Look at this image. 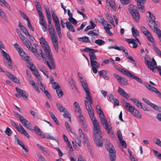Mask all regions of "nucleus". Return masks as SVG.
I'll list each match as a JSON object with an SVG mask.
<instances>
[{
    "label": "nucleus",
    "mask_w": 161,
    "mask_h": 161,
    "mask_svg": "<svg viewBox=\"0 0 161 161\" xmlns=\"http://www.w3.org/2000/svg\"><path fill=\"white\" fill-rule=\"evenodd\" d=\"M80 80L86 92V97L85 99V104L93 126V136L96 145L98 147L103 145V141L101 139L102 131L100 125L96 119L94 112L91 104L92 103V100L89 91L86 81L83 76L80 73H78Z\"/></svg>",
    "instance_id": "obj_1"
},
{
    "label": "nucleus",
    "mask_w": 161,
    "mask_h": 161,
    "mask_svg": "<svg viewBox=\"0 0 161 161\" xmlns=\"http://www.w3.org/2000/svg\"><path fill=\"white\" fill-rule=\"evenodd\" d=\"M39 42L50 63V64L49 62H47V64L51 69H55V66L54 62L53 61L52 53L51 52L50 48L45 38L43 37L40 38Z\"/></svg>",
    "instance_id": "obj_2"
},
{
    "label": "nucleus",
    "mask_w": 161,
    "mask_h": 161,
    "mask_svg": "<svg viewBox=\"0 0 161 161\" xmlns=\"http://www.w3.org/2000/svg\"><path fill=\"white\" fill-rule=\"evenodd\" d=\"M96 108L97 112L99 114L102 125L107 133L111 136H112L113 134V131L112 130L113 127L112 124L110 122H107V119L105 117L103 113L101 108L100 107L99 105H97L96 106Z\"/></svg>",
    "instance_id": "obj_3"
},
{
    "label": "nucleus",
    "mask_w": 161,
    "mask_h": 161,
    "mask_svg": "<svg viewBox=\"0 0 161 161\" xmlns=\"http://www.w3.org/2000/svg\"><path fill=\"white\" fill-rule=\"evenodd\" d=\"M123 105L127 110L130 112L133 116L139 119L141 118L142 115L140 113L134 106L127 102L124 103Z\"/></svg>",
    "instance_id": "obj_4"
},
{
    "label": "nucleus",
    "mask_w": 161,
    "mask_h": 161,
    "mask_svg": "<svg viewBox=\"0 0 161 161\" xmlns=\"http://www.w3.org/2000/svg\"><path fill=\"white\" fill-rule=\"evenodd\" d=\"M116 68L119 71L122 73L124 75L127 76L130 78L135 80L137 81L141 84L143 83V81L140 78L134 75L131 73L129 70L127 69H122L119 67H117Z\"/></svg>",
    "instance_id": "obj_5"
},
{
    "label": "nucleus",
    "mask_w": 161,
    "mask_h": 161,
    "mask_svg": "<svg viewBox=\"0 0 161 161\" xmlns=\"http://www.w3.org/2000/svg\"><path fill=\"white\" fill-rule=\"evenodd\" d=\"M106 147L109 153V157L110 161H115L116 152L112 144L110 142H108L106 145Z\"/></svg>",
    "instance_id": "obj_6"
},
{
    "label": "nucleus",
    "mask_w": 161,
    "mask_h": 161,
    "mask_svg": "<svg viewBox=\"0 0 161 161\" xmlns=\"http://www.w3.org/2000/svg\"><path fill=\"white\" fill-rule=\"evenodd\" d=\"M28 49L33 53L36 57L38 59H40V56L41 55L45 63L47 64V62L48 61H47L46 58L45 57V54L43 53L41 49L37 50L36 49L32 47V46L30 47V48H29Z\"/></svg>",
    "instance_id": "obj_7"
},
{
    "label": "nucleus",
    "mask_w": 161,
    "mask_h": 161,
    "mask_svg": "<svg viewBox=\"0 0 161 161\" xmlns=\"http://www.w3.org/2000/svg\"><path fill=\"white\" fill-rule=\"evenodd\" d=\"M128 9L133 18L136 22L138 21L140 18V15L136 7L133 4H130Z\"/></svg>",
    "instance_id": "obj_8"
},
{
    "label": "nucleus",
    "mask_w": 161,
    "mask_h": 161,
    "mask_svg": "<svg viewBox=\"0 0 161 161\" xmlns=\"http://www.w3.org/2000/svg\"><path fill=\"white\" fill-rule=\"evenodd\" d=\"M52 14L53 19L55 27L58 34L59 37L60 38H61L62 37V34L59 19L57 16L54 12L52 13Z\"/></svg>",
    "instance_id": "obj_9"
},
{
    "label": "nucleus",
    "mask_w": 161,
    "mask_h": 161,
    "mask_svg": "<svg viewBox=\"0 0 161 161\" xmlns=\"http://www.w3.org/2000/svg\"><path fill=\"white\" fill-rule=\"evenodd\" d=\"M34 130L36 134L42 138H44L46 137L47 139H50L54 140H56L53 136H52L49 133H46L45 136V134L42 132L40 129L37 126L34 127Z\"/></svg>",
    "instance_id": "obj_10"
},
{
    "label": "nucleus",
    "mask_w": 161,
    "mask_h": 161,
    "mask_svg": "<svg viewBox=\"0 0 161 161\" xmlns=\"http://www.w3.org/2000/svg\"><path fill=\"white\" fill-rule=\"evenodd\" d=\"M11 124L20 133L24 135L28 138H30V136L23 127L21 125L18 126L14 121L11 120Z\"/></svg>",
    "instance_id": "obj_11"
},
{
    "label": "nucleus",
    "mask_w": 161,
    "mask_h": 161,
    "mask_svg": "<svg viewBox=\"0 0 161 161\" xmlns=\"http://www.w3.org/2000/svg\"><path fill=\"white\" fill-rule=\"evenodd\" d=\"M148 13L149 14L150 19V20L148 22V25L154 31L155 28L158 29L157 28V23H156L155 22V17L150 11H148Z\"/></svg>",
    "instance_id": "obj_12"
},
{
    "label": "nucleus",
    "mask_w": 161,
    "mask_h": 161,
    "mask_svg": "<svg viewBox=\"0 0 161 161\" xmlns=\"http://www.w3.org/2000/svg\"><path fill=\"white\" fill-rule=\"evenodd\" d=\"M27 66L31 70L32 73L40 80H42V77L40 75L38 70L31 62L27 65Z\"/></svg>",
    "instance_id": "obj_13"
},
{
    "label": "nucleus",
    "mask_w": 161,
    "mask_h": 161,
    "mask_svg": "<svg viewBox=\"0 0 161 161\" xmlns=\"http://www.w3.org/2000/svg\"><path fill=\"white\" fill-rule=\"evenodd\" d=\"M19 26L20 30L25 34L26 36H28L29 38L31 41H33L34 38L33 36L30 34L27 29L20 22L19 23Z\"/></svg>",
    "instance_id": "obj_14"
},
{
    "label": "nucleus",
    "mask_w": 161,
    "mask_h": 161,
    "mask_svg": "<svg viewBox=\"0 0 161 161\" xmlns=\"http://www.w3.org/2000/svg\"><path fill=\"white\" fill-rule=\"evenodd\" d=\"M144 84L149 90L155 93L158 97L161 98V92L157 89L146 82L144 83Z\"/></svg>",
    "instance_id": "obj_15"
},
{
    "label": "nucleus",
    "mask_w": 161,
    "mask_h": 161,
    "mask_svg": "<svg viewBox=\"0 0 161 161\" xmlns=\"http://www.w3.org/2000/svg\"><path fill=\"white\" fill-rule=\"evenodd\" d=\"M19 120L26 129L31 130H33L32 127L30 123L26 119H25L23 116L21 117V118L19 119Z\"/></svg>",
    "instance_id": "obj_16"
},
{
    "label": "nucleus",
    "mask_w": 161,
    "mask_h": 161,
    "mask_svg": "<svg viewBox=\"0 0 161 161\" xmlns=\"http://www.w3.org/2000/svg\"><path fill=\"white\" fill-rule=\"evenodd\" d=\"M15 142H17L18 145L21 146L23 149L22 150V152L24 155H27V152L28 150L25 147V145L19 139V137L17 135H15L14 137Z\"/></svg>",
    "instance_id": "obj_17"
},
{
    "label": "nucleus",
    "mask_w": 161,
    "mask_h": 161,
    "mask_svg": "<svg viewBox=\"0 0 161 161\" xmlns=\"http://www.w3.org/2000/svg\"><path fill=\"white\" fill-rule=\"evenodd\" d=\"M152 60L153 64L151 61L148 60H147L146 61V64L148 68L151 70L153 72H155V67L157 65V63L154 58H153Z\"/></svg>",
    "instance_id": "obj_18"
},
{
    "label": "nucleus",
    "mask_w": 161,
    "mask_h": 161,
    "mask_svg": "<svg viewBox=\"0 0 161 161\" xmlns=\"http://www.w3.org/2000/svg\"><path fill=\"white\" fill-rule=\"evenodd\" d=\"M152 60L153 64L151 61L148 60H147L146 61V64L148 68L151 70L153 72H155V67L157 65V63L154 58H153Z\"/></svg>",
    "instance_id": "obj_19"
},
{
    "label": "nucleus",
    "mask_w": 161,
    "mask_h": 161,
    "mask_svg": "<svg viewBox=\"0 0 161 161\" xmlns=\"http://www.w3.org/2000/svg\"><path fill=\"white\" fill-rule=\"evenodd\" d=\"M152 60L153 64L151 61L148 60H147L146 61V64L148 68L151 70L153 72H155V67L157 65V63L154 58H153Z\"/></svg>",
    "instance_id": "obj_20"
},
{
    "label": "nucleus",
    "mask_w": 161,
    "mask_h": 161,
    "mask_svg": "<svg viewBox=\"0 0 161 161\" xmlns=\"http://www.w3.org/2000/svg\"><path fill=\"white\" fill-rule=\"evenodd\" d=\"M18 53L21 58L26 62L27 64L31 63V62L29 61L30 58L28 56L27 54L25 52L23 49Z\"/></svg>",
    "instance_id": "obj_21"
},
{
    "label": "nucleus",
    "mask_w": 161,
    "mask_h": 161,
    "mask_svg": "<svg viewBox=\"0 0 161 161\" xmlns=\"http://www.w3.org/2000/svg\"><path fill=\"white\" fill-rule=\"evenodd\" d=\"M50 38L55 49L56 51L58 53V37L55 35L51 36Z\"/></svg>",
    "instance_id": "obj_22"
},
{
    "label": "nucleus",
    "mask_w": 161,
    "mask_h": 161,
    "mask_svg": "<svg viewBox=\"0 0 161 161\" xmlns=\"http://www.w3.org/2000/svg\"><path fill=\"white\" fill-rule=\"evenodd\" d=\"M137 5L140 10L143 12L145 11L144 4L146 2L147 0H136Z\"/></svg>",
    "instance_id": "obj_23"
},
{
    "label": "nucleus",
    "mask_w": 161,
    "mask_h": 161,
    "mask_svg": "<svg viewBox=\"0 0 161 161\" xmlns=\"http://www.w3.org/2000/svg\"><path fill=\"white\" fill-rule=\"evenodd\" d=\"M91 64L93 72L94 74H96L97 72V69L99 67V64L96 61L91 62Z\"/></svg>",
    "instance_id": "obj_24"
},
{
    "label": "nucleus",
    "mask_w": 161,
    "mask_h": 161,
    "mask_svg": "<svg viewBox=\"0 0 161 161\" xmlns=\"http://www.w3.org/2000/svg\"><path fill=\"white\" fill-rule=\"evenodd\" d=\"M136 39H126L125 40L129 43L132 44V47L134 48H136L137 47V42H139L140 44V42L138 39L137 38H136Z\"/></svg>",
    "instance_id": "obj_25"
},
{
    "label": "nucleus",
    "mask_w": 161,
    "mask_h": 161,
    "mask_svg": "<svg viewBox=\"0 0 161 161\" xmlns=\"http://www.w3.org/2000/svg\"><path fill=\"white\" fill-rule=\"evenodd\" d=\"M6 75L8 77L12 80L13 81L16 83H19V80L14 75L11 74L9 72L6 73Z\"/></svg>",
    "instance_id": "obj_26"
},
{
    "label": "nucleus",
    "mask_w": 161,
    "mask_h": 161,
    "mask_svg": "<svg viewBox=\"0 0 161 161\" xmlns=\"http://www.w3.org/2000/svg\"><path fill=\"white\" fill-rule=\"evenodd\" d=\"M24 45L28 49L30 48L32 44L30 42L25 36L20 39Z\"/></svg>",
    "instance_id": "obj_27"
},
{
    "label": "nucleus",
    "mask_w": 161,
    "mask_h": 161,
    "mask_svg": "<svg viewBox=\"0 0 161 161\" xmlns=\"http://www.w3.org/2000/svg\"><path fill=\"white\" fill-rule=\"evenodd\" d=\"M108 99L110 101L113 103L115 106H118L119 105V102L116 98H114L113 95L112 94H109L108 96Z\"/></svg>",
    "instance_id": "obj_28"
},
{
    "label": "nucleus",
    "mask_w": 161,
    "mask_h": 161,
    "mask_svg": "<svg viewBox=\"0 0 161 161\" xmlns=\"http://www.w3.org/2000/svg\"><path fill=\"white\" fill-rule=\"evenodd\" d=\"M101 23L104 26V28L105 30L106 29H107L110 27H111V26L110 25L108 24V22L105 20L102 17H100L99 18Z\"/></svg>",
    "instance_id": "obj_29"
},
{
    "label": "nucleus",
    "mask_w": 161,
    "mask_h": 161,
    "mask_svg": "<svg viewBox=\"0 0 161 161\" xmlns=\"http://www.w3.org/2000/svg\"><path fill=\"white\" fill-rule=\"evenodd\" d=\"M118 92L120 95L126 99L130 97L129 95L127 94L124 89L120 87H119L118 88Z\"/></svg>",
    "instance_id": "obj_30"
},
{
    "label": "nucleus",
    "mask_w": 161,
    "mask_h": 161,
    "mask_svg": "<svg viewBox=\"0 0 161 161\" xmlns=\"http://www.w3.org/2000/svg\"><path fill=\"white\" fill-rule=\"evenodd\" d=\"M106 1L107 6H110L114 10H116V4L112 0H106Z\"/></svg>",
    "instance_id": "obj_31"
},
{
    "label": "nucleus",
    "mask_w": 161,
    "mask_h": 161,
    "mask_svg": "<svg viewBox=\"0 0 161 161\" xmlns=\"http://www.w3.org/2000/svg\"><path fill=\"white\" fill-rule=\"evenodd\" d=\"M37 145L38 148L42 151V152L46 155H48L49 154V153L48 150L46 148L42 147L40 145L37 144Z\"/></svg>",
    "instance_id": "obj_32"
},
{
    "label": "nucleus",
    "mask_w": 161,
    "mask_h": 161,
    "mask_svg": "<svg viewBox=\"0 0 161 161\" xmlns=\"http://www.w3.org/2000/svg\"><path fill=\"white\" fill-rule=\"evenodd\" d=\"M16 90L17 92L24 98H27L28 97L26 95V92L25 91L17 87H16Z\"/></svg>",
    "instance_id": "obj_33"
},
{
    "label": "nucleus",
    "mask_w": 161,
    "mask_h": 161,
    "mask_svg": "<svg viewBox=\"0 0 161 161\" xmlns=\"http://www.w3.org/2000/svg\"><path fill=\"white\" fill-rule=\"evenodd\" d=\"M130 100L137 107L140 108H142V103L138 99L136 98H132L130 99Z\"/></svg>",
    "instance_id": "obj_34"
},
{
    "label": "nucleus",
    "mask_w": 161,
    "mask_h": 161,
    "mask_svg": "<svg viewBox=\"0 0 161 161\" xmlns=\"http://www.w3.org/2000/svg\"><path fill=\"white\" fill-rule=\"evenodd\" d=\"M38 14L40 18L39 21V24L40 25L46 24V22L44 18L43 14L42 12L39 11Z\"/></svg>",
    "instance_id": "obj_35"
},
{
    "label": "nucleus",
    "mask_w": 161,
    "mask_h": 161,
    "mask_svg": "<svg viewBox=\"0 0 161 161\" xmlns=\"http://www.w3.org/2000/svg\"><path fill=\"white\" fill-rule=\"evenodd\" d=\"M143 101L148 105H150L151 107L155 109H158V107L154 104L151 103L146 98H143Z\"/></svg>",
    "instance_id": "obj_36"
},
{
    "label": "nucleus",
    "mask_w": 161,
    "mask_h": 161,
    "mask_svg": "<svg viewBox=\"0 0 161 161\" xmlns=\"http://www.w3.org/2000/svg\"><path fill=\"white\" fill-rule=\"evenodd\" d=\"M74 108L75 112L80 114L81 113V110L80 108L79 104L77 102H75L74 103Z\"/></svg>",
    "instance_id": "obj_37"
},
{
    "label": "nucleus",
    "mask_w": 161,
    "mask_h": 161,
    "mask_svg": "<svg viewBox=\"0 0 161 161\" xmlns=\"http://www.w3.org/2000/svg\"><path fill=\"white\" fill-rule=\"evenodd\" d=\"M131 32L133 36L136 38L140 36L139 31L134 27L131 28Z\"/></svg>",
    "instance_id": "obj_38"
},
{
    "label": "nucleus",
    "mask_w": 161,
    "mask_h": 161,
    "mask_svg": "<svg viewBox=\"0 0 161 161\" xmlns=\"http://www.w3.org/2000/svg\"><path fill=\"white\" fill-rule=\"evenodd\" d=\"M66 25L67 28L69 31L73 32L75 31V29L70 23L68 21L66 22Z\"/></svg>",
    "instance_id": "obj_39"
},
{
    "label": "nucleus",
    "mask_w": 161,
    "mask_h": 161,
    "mask_svg": "<svg viewBox=\"0 0 161 161\" xmlns=\"http://www.w3.org/2000/svg\"><path fill=\"white\" fill-rule=\"evenodd\" d=\"M77 40L85 43L90 42V41L89 38L86 36L78 38Z\"/></svg>",
    "instance_id": "obj_40"
},
{
    "label": "nucleus",
    "mask_w": 161,
    "mask_h": 161,
    "mask_svg": "<svg viewBox=\"0 0 161 161\" xmlns=\"http://www.w3.org/2000/svg\"><path fill=\"white\" fill-rule=\"evenodd\" d=\"M48 30L50 37L56 35L54 28L52 26L48 25Z\"/></svg>",
    "instance_id": "obj_41"
},
{
    "label": "nucleus",
    "mask_w": 161,
    "mask_h": 161,
    "mask_svg": "<svg viewBox=\"0 0 161 161\" xmlns=\"http://www.w3.org/2000/svg\"><path fill=\"white\" fill-rule=\"evenodd\" d=\"M94 53L95 52H93V53H90L89 54L90 59V62L96 61L97 60V57L95 54Z\"/></svg>",
    "instance_id": "obj_42"
},
{
    "label": "nucleus",
    "mask_w": 161,
    "mask_h": 161,
    "mask_svg": "<svg viewBox=\"0 0 161 161\" xmlns=\"http://www.w3.org/2000/svg\"><path fill=\"white\" fill-rule=\"evenodd\" d=\"M1 52L2 53V55L7 60H10L11 59L9 55L3 50L1 49Z\"/></svg>",
    "instance_id": "obj_43"
},
{
    "label": "nucleus",
    "mask_w": 161,
    "mask_h": 161,
    "mask_svg": "<svg viewBox=\"0 0 161 161\" xmlns=\"http://www.w3.org/2000/svg\"><path fill=\"white\" fill-rule=\"evenodd\" d=\"M51 118L54 120V121L57 125H59V122L58 120L55 117L54 114L51 111L49 112Z\"/></svg>",
    "instance_id": "obj_44"
},
{
    "label": "nucleus",
    "mask_w": 161,
    "mask_h": 161,
    "mask_svg": "<svg viewBox=\"0 0 161 161\" xmlns=\"http://www.w3.org/2000/svg\"><path fill=\"white\" fill-rule=\"evenodd\" d=\"M119 82L121 85H128L127 79L124 77H122Z\"/></svg>",
    "instance_id": "obj_45"
},
{
    "label": "nucleus",
    "mask_w": 161,
    "mask_h": 161,
    "mask_svg": "<svg viewBox=\"0 0 161 161\" xmlns=\"http://www.w3.org/2000/svg\"><path fill=\"white\" fill-rule=\"evenodd\" d=\"M56 105L57 107V108L59 110V111L61 112H64L66 110V109L65 108L62 106L60 104L58 103H56Z\"/></svg>",
    "instance_id": "obj_46"
},
{
    "label": "nucleus",
    "mask_w": 161,
    "mask_h": 161,
    "mask_svg": "<svg viewBox=\"0 0 161 161\" xmlns=\"http://www.w3.org/2000/svg\"><path fill=\"white\" fill-rule=\"evenodd\" d=\"M140 29L142 32L145 36L147 35V34H149L150 33L149 31L144 26H141L140 28Z\"/></svg>",
    "instance_id": "obj_47"
},
{
    "label": "nucleus",
    "mask_w": 161,
    "mask_h": 161,
    "mask_svg": "<svg viewBox=\"0 0 161 161\" xmlns=\"http://www.w3.org/2000/svg\"><path fill=\"white\" fill-rule=\"evenodd\" d=\"M84 51L87 53H92L93 52H97V49H93L89 48H86L84 49Z\"/></svg>",
    "instance_id": "obj_48"
},
{
    "label": "nucleus",
    "mask_w": 161,
    "mask_h": 161,
    "mask_svg": "<svg viewBox=\"0 0 161 161\" xmlns=\"http://www.w3.org/2000/svg\"><path fill=\"white\" fill-rule=\"evenodd\" d=\"M147 39L152 43L154 44V40L151 34L150 33L149 34L146 36Z\"/></svg>",
    "instance_id": "obj_49"
},
{
    "label": "nucleus",
    "mask_w": 161,
    "mask_h": 161,
    "mask_svg": "<svg viewBox=\"0 0 161 161\" xmlns=\"http://www.w3.org/2000/svg\"><path fill=\"white\" fill-rule=\"evenodd\" d=\"M35 4L36 8L37 10L38 11V12L39 11L42 12L41 10V6L39 2L37 1H35Z\"/></svg>",
    "instance_id": "obj_50"
},
{
    "label": "nucleus",
    "mask_w": 161,
    "mask_h": 161,
    "mask_svg": "<svg viewBox=\"0 0 161 161\" xmlns=\"http://www.w3.org/2000/svg\"><path fill=\"white\" fill-rule=\"evenodd\" d=\"M64 114H63L64 117L65 118H69V121L71 122L70 115L69 113L66 110L64 112Z\"/></svg>",
    "instance_id": "obj_51"
},
{
    "label": "nucleus",
    "mask_w": 161,
    "mask_h": 161,
    "mask_svg": "<svg viewBox=\"0 0 161 161\" xmlns=\"http://www.w3.org/2000/svg\"><path fill=\"white\" fill-rule=\"evenodd\" d=\"M95 43L99 46H101L104 44L105 42L101 39H97L95 41Z\"/></svg>",
    "instance_id": "obj_52"
},
{
    "label": "nucleus",
    "mask_w": 161,
    "mask_h": 161,
    "mask_svg": "<svg viewBox=\"0 0 161 161\" xmlns=\"http://www.w3.org/2000/svg\"><path fill=\"white\" fill-rule=\"evenodd\" d=\"M108 71L105 70H103L101 71H100L99 72V74L100 76H103L105 77H106L107 76L106 75L107 74Z\"/></svg>",
    "instance_id": "obj_53"
},
{
    "label": "nucleus",
    "mask_w": 161,
    "mask_h": 161,
    "mask_svg": "<svg viewBox=\"0 0 161 161\" xmlns=\"http://www.w3.org/2000/svg\"><path fill=\"white\" fill-rule=\"evenodd\" d=\"M154 31L159 36V40L161 42V31L159 29L155 28Z\"/></svg>",
    "instance_id": "obj_54"
},
{
    "label": "nucleus",
    "mask_w": 161,
    "mask_h": 161,
    "mask_svg": "<svg viewBox=\"0 0 161 161\" xmlns=\"http://www.w3.org/2000/svg\"><path fill=\"white\" fill-rule=\"evenodd\" d=\"M0 15L5 21H7L5 14L1 8H0Z\"/></svg>",
    "instance_id": "obj_55"
},
{
    "label": "nucleus",
    "mask_w": 161,
    "mask_h": 161,
    "mask_svg": "<svg viewBox=\"0 0 161 161\" xmlns=\"http://www.w3.org/2000/svg\"><path fill=\"white\" fill-rule=\"evenodd\" d=\"M56 92L58 97H61L63 96V92L60 88L56 90Z\"/></svg>",
    "instance_id": "obj_56"
},
{
    "label": "nucleus",
    "mask_w": 161,
    "mask_h": 161,
    "mask_svg": "<svg viewBox=\"0 0 161 161\" xmlns=\"http://www.w3.org/2000/svg\"><path fill=\"white\" fill-rule=\"evenodd\" d=\"M3 3L4 5L7 7L9 10H12L11 7L6 2L5 0H0V3Z\"/></svg>",
    "instance_id": "obj_57"
},
{
    "label": "nucleus",
    "mask_w": 161,
    "mask_h": 161,
    "mask_svg": "<svg viewBox=\"0 0 161 161\" xmlns=\"http://www.w3.org/2000/svg\"><path fill=\"white\" fill-rule=\"evenodd\" d=\"M68 19L70 23H72L74 25H76L77 23V20L73 17L69 18Z\"/></svg>",
    "instance_id": "obj_58"
},
{
    "label": "nucleus",
    "mask_w": 161,
    "mask_h": 161,
    "mask_svg": "<svg viewBox=\"0 0 161 161\" xmlns=\"http://www.w3.org/2000/svg\"><path fill=\"white\" fill-rule=\"evenodd\" d=\"M117 135L118 136V139L119 140H122L123 139V137L120 130L119 129H117Z\"/></svg>",
    "instance_id": "obj_59"
},
{
    "label": "nucleus",
    "mask_w": 161,
    "mask_h": 161,
    "mask_svg": "<svg viewBox=\"0 0 161 161\" xmlns=\"http://www.w3.org/2000/svg\"><path fill=\"white\" fill-rule=\"evenodd\" d=\"M5 132L8 136H11L12 134V131L8 127H7L6 128Z\"/></svg>",
    "instance_id": "obj_60"
},
{
    "label": "nucleus",
    "mask_w": 161,
    "mask_h": 161,
    "mask_svg": "<svg viewBox=\"0 0 161 161\" xmlns=\"http://www.w3.org/2000/svg\"><path fill=\"white\" fill-rule=\"evenodd\" d=\"M14 47L16 48L18 52H19L20 51L22 50V48L17 43H16L14 45Z\"/></svg>",
    "instance_id": "obj_61"
},
{
    "label": "nucleus",
    "mask_w": 161,
    "mask_h": 161,
    "mask_svg": "<svg viewBox=\"0 0 161 161\" xmlns=\"http://www.w3.org/2000/svg\"><path fill=\"white\" fill-rule=\"evenodd\" d=\"M75 141L76 143L78 144L79 146L81 147V141L79 137L78 136L75 137Z\"/></svg>",
    "instance_id": "obj_62"
},
{
    "label": "nucleus",
    "mask_w": 161,
    "mask_h": 161,
    "mask_svg": "<svg viewBox=\"0 0 161 161\" xmlns=\"http://www.w3.org/2000/svg\"><path fill=\"white\" fill-rule=\"evenodd\" d=\"M153 47L156 52L161 56V51L158 48L154 45H153Z\"/></svg>",
    "instance_id": "obj_63"
},
{
    "label": "nucleus",
    "mask_w": 161,
    "mask_h": 161,
    "mask_svg": "<svg viewBox=\"0 0 161 161\" xmlns=\"http://www.w3.org/2000/svg\"><path fill=\"white\" fill-rule=\"evenodd\" d=\"M154 142L156 144L161 147V141L158 138H155L154 139Z\"/></svg>",
    "instance_id": "obj_64"
}]
</instances>
